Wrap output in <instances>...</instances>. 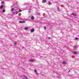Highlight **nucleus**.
<instances>
[{
  "label": "nucleus",
  "instance_id": "nucleus-1",
  "mask_svg": "<svg viewBox=\"0 0 79 79\" xmlns=\"http://www.w3.org/2000/svg\"><path fill=\"white\" fill-rule=\"evenodd\" d=\"M34 71H35V72L36 73V74H37V75H38L39 73H37V70L35 69Z\"/></svg>",
  "mask_w": 79,
  "mask_h": 79
},
{
  "label": "nucleus",
  "instance_id": "nucleus-2",
  "mask_svg": "<svg viewBox=\"0 0 79 79\" xmlns=\"http://www.w3.org/2000/svg\"><path fill=\"white\" fill-rule=\"evenodd\" d=\"M19 23H26V21H20L19 22Z\"/></svg>",
  "mask_w": 79,
  "mask_h": 79
},
{
  "label": "nucleus",
  "instance_id": "nucleus-3",
  "mask_svg": "<svg viewBox=\"0 0 79 79\" xmlns=\"http://www.w3.org/2000/svg\"><path fill=\"white\" fill-rule=\"evenodd\" d=\"M47 0H43L42 1V3H45L46 2Z\"/></svg>",
  "mask_w": 79,
  "mask_h": 79
},
{
  "label": "nucleus",
  "instance_id": "nucleus-4",
  "mask_svg": "<svg viewBox=\"0 0 79 79\" xmlns=\"http://www.w3.org/2000/svg\"><path fill=\"white\" fill-rule=\"evenodd\" d=\"M31 20L33 21V20L34 19V16H32L31 18Z\"/></svg>",
  "mask_w": 79,
  "mask_h": 79
},
{
  "label": "nucleus",
  "instance_id": "nucleus-5",
  "mask_svg": "<svg viewBox=\"0 0 79 79\" xmlns=\"http://www.w3.org/2000/svg\"><path fill=\"white\" fill-rule=\"evenodd\" d=\"M34 31V29H32L31 30V32H33Z\"/></svg>",
  "mask_w": 79,
  "mask_h": 79
},
{
  "label": "nucleus",
  "instance_id": "nucleus-6",
  "mask_svg": "<svg viewBox=\"0 0 79 79\" xmlns=\"http://www.w3.org/2000/svg\"><path fill=\"white\" fill-rule=\"evenodd\" d=\"M62 64H66V62L65 61H63L62 62Z\"/></svg>",
  "mask_w": 79,
  "mask_h": 79
},
{
  "label": "nucleus",
  "instance_id": "nucleus-7",
  "mask_svg": "<svg viewBox=\"0 0 79 79\" xmlns=\"http://www.w3.org/2000/svg\"><path fill=\"white\" fill-rule=\"evenodd\" d=\"M14 8H12L10 10V11L12 12L13 11H14Z\"/></svg>",
  "mask_w": 79,
  "mask_h": 79
},
{
  "label": "nucleus",
  "instance_id": "nucleus-8",
  "mask_svg": "<svg viewBox=\"0 0 79 79\" xmlns=\"http://www.w3.org/2000/svg\"><path fill=\"white\" fill-rule=\"evenodd\" d=\"M48 5H52V3H51V2H49L48 3Z\"/></svg>",
  "mask_w": 79,
  "mask_h": 79
},
{
  "label": "nucleus",
  "instance_id": "nucleus-9",
  "mask_svg": "<svg viewBox=\"0 0 79 79\" xmlns=\"http://www.w3.org/2000/svg\"><path fill=\"white\" fill-rule=\"evenodd\" d=\"M3 6L2 5L0 7V9H2V8H3Z\"/></svg>",
  "mask_w": 79,
  "mask_h": 79
},
{
  "label": "nucleus",
  "instance_id": "nucleus-10",
  "mask_svg": "<svg viewBox=\"0 0 79 79\" xmlns=\"http://www.w3.org/2000/svg\"><path fill=\"white\" fill-rule=\"evenodd\" d=\"M72 15H73L74 16H76L77 15H76V14H74V13L72 14Z\"/></svg>",
  "mask_w": 79,
  "mask_h": 79
},
{
  "label": "nucleus",
  "instance_id": "nucleus-11",
  "mask_svg": "<svg viewBox=\"0 0 79 79\" xmlns=\"http://www.w3.org/2000/svg\"><path fill=\"white\" fill-rule=\"evenodd\" d=\"M24 29H25V30H27V29H28V27H26L25 28H24Z\"/></svg>",
  "mask_w": 79,
  "mask_h": 79
},
{
  "label": "nucleus",
  "instance_id": "nucleus-12",
  "mask_svg": "<svg viewBox=\"0 0 79 79\" xmlns=\"http://www.w3.org/2000/svg\"><path fill=\"white\" fill-rule=\"evenodd\" d=\"M73 53H74V54H75V55L78 54V53L77 52H73Z\"/></svg>",
  "mask_w": 79,
  "mask_h": 79
},
{
  "label": "nucleus",
  "instance_id": "nucleus-13",
  "mask_svg": "<svg viewBox=\"0 0 79 79\" xmlns=\"http://www.w3.org/2000/svg\"><path fill=\"white\" fill-rule=\"evenodd\" d=\"M30 62H33L34 61V60H30Z\"/></svg>",
  "mask_w": 79,
  "mask_h": 79
},
{
  "label": "nucleus",
  "instance_id": "nucleus-14",
  "mask_svg": "<svg viewBox=\"0 0 79 79\" xmlns=\"http://www.w3.org/2000/svg\"><path fill=\"white\" fill-rule=\"evenodd\" d=\"M24 77L25 79H27V77L26 76H24Z\"/></svg>",
  "mask_w": 79,
  "mask_h": 79
},
{
  "label": "nucleus",
  "instance_id": "nucleus-15",
  "mask_svg": "<svg viewBox=\"0 0 79 79\" xmlns=\"http://www.w3.org/2000/svg\"><path fill=\"white\" fill-rule=\"evenodd\" d=\"M56 9H57V10H60V8H59V7H56Z\"/></svg>",
  "mask_w": 79,
  "mask_h": 79
},
{
  "label": "nucleus",
  "instance_id": "nucleus-16",
  "mask_svg": "<svg viewBox=\"0 0 79 79\" xmlns=\"http://www.w3.org/2000/svg\"><path fill=\"white\" fill-rule=\"evenodd\" d=\"M19 13V12H18V11H16V15H17V14H18V13Z\"/></svg>",
  "mask_w": 79,
  "mask_h": 79
},
{
  "label": "nucleus",
  "instance_id": "nucleus-17",
  "mask_svg": "<svg viewBox=\"0 0 79 79\" xmlns=\"http://www.w3.org/2000/svg\"><path fill=\"white\" fill-rule=\"evenodd\" d=\"M19 12H21V11H22V10H21L19 9Z\"/></svg>",
  "mask_w": 79,
  "mask_h": 79
},
{
  "label": "nucleus",
  "instance_id": "nucleus-18",
  "mask_svg": "<svg viewBox=\"0 0 79 79\" xmlns=\"http://www.w3.org/2000/svg\"><path fill=\"white\" fill-rule=\"evenodd\" d=\"M5 10H3L2 11V12L3 13H4V12H5Z\"/></svg>",
  "mask_w": 79,
  "mask_h": 79
},
{
  "label": "nucleus",
  "instance_id": "nucleus-19",
  "mask_svg": "<svg viewBox=\"0 0 79 79\" xmlns=\"http://www.w3.org/2000/svg\"><path fill=\"white\" fill-rule=\"evenodd\" d=\"M77 48V46H74V48Z\"/></svg>",
  "mask_w": 79,
  "mask_h": 79
},
{
  "label": "nucleus",
  "instance_id": "nucleus-20",
  "mask_svg": "<svg viewBox=\"0 0 79 79\" xmlns=\"http://www.w3.org/2000/svg\"><path fill=\"white\" fill-rule=\"evenodd\" d=\"M14 44L15 45H17V44H16V43H15Z\"/></svg>",
  "mask_w": 79,
  "mask_h": 79
},
{
  "label": "nucleus",
  "instance_id": "nucleus-21",
  "mask_svg": "<svg viewBox=\"0 0 79 79\" xmlns=\"http://www.w3.org/2000/svg\"><path fill=\"white\" fill-rule=\"evenodd\" d=\"M76 40H78V38H75Z\"/></svg>",
  "mask_w": 79,
  "mask_h": 79
},
{
  "label": "nucleus",
  "instance_id": "nucleus-22",
  "mask_svg": "<svg viewBox=\"0 0 79 79\" xmlns=\"http://www.w3.org/2000/svg\"><path fill=\"white\" fill-rule=\"evenodd\" d=\"M4 3V2L2 1V4H3Z\"/></svg>",
  "mask_w": 79,
  "mask_h": 79
},
{
  "label": "nucleus",
  "instance_id": "nucleus-23",
  "mask_svg": "<svg viewBox=\"0 0 79 79\" xmlns=\"http://www.w3.org/2000/svg\"><path fill=\"white\" fill-rule=\"evenodd\" d=\"M37 15H40V13L37 14Z\"/></svg>",
  "mask_w": 79,
  "mask_h": 79
},
{
  "label": "nucleus",
  "instance_id": "nucleus-24",
  "mask_svg": "<svg viewBox=\"0 0 79 79\" xmlns=\"http://www.w3.org/2000/svg\"><path fill=\"white\" fill-rule=\"evenodd\" d=\"M28 12H29V13H31V10H29V11H28Z\"/></svg>",
  "mask_w": 79,
  "mask_h": 79
},
{
  "label": "nucleus",
  "instance_id": "nucleus-25",
  "mask_svg": "<svg viewBox=\"0 0 79 79\" xmlns=\"http://www.w3.org/2000/svg\"><path fill=\"white\" fill-rule=\"evenodd\" d=\"M71 70H69V73H70V72Z\"/></svg>",
  "mask_w": 79,
  "mask_h": 79
},
{
  "label": "nucleus",
  "instance_id": "nucleus-26",
  "mask_svg": "<svg viewBox=\"0 0 79 79\" xmlns=\"http://www.w3.org/2000/svg\"><path fill=\"white\" fill-rule=\"evenodd\" d=\"M44 28L45 29H46V27H44Z\"/></svg>",
  "mask_w": 79,
  "mask_h": 79
},
{
  "label": "nucleus",
  "instance_id": "nucleus-27",
  "mask_svg": "<svg viewBox=\"0 0 79 79\" xmlns=\"http://www.w3.org/2000/svg\"><path fill=\"white\" fill-rule=\"evenodd\" d=\"M31 18V16H30L29 17H28V18Z\"/></svg>",
  "mask_w": 79,
  "mask_h": 79
},
{
  "label": "nucleus",
  "instance_id": "nucleus-28",
  "mask_svg": "<svg viewBox=\"0 0 79 79\" xmlns=\"http://www.w3.org/2000/svg\"><path fill=\"white\" fill-rule=\"evenodd\" d=\"M48 39H50V37H48Z\"/></svg>",
  "mask_w": 79,
  "mask_h": 79
}]
</instances>
